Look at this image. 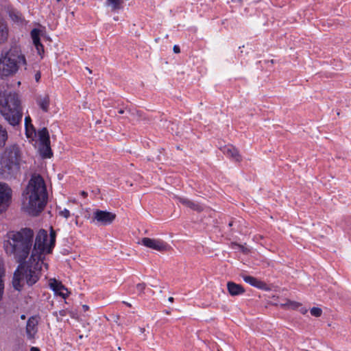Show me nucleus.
Listing matches in <instances>:
<instances>
[{
	"instance_id": "obj_1",
	"label": "nucleus",
	"mask_w": 351,
	"mask_h": 351,
	"mask_svg": "<svg viewBox=\"0 0 351 351\" xmlns=\"http://www.w3.org/2000/svg\"><path fill=\"white\" fill-rule=\"evenodd\" d=\"M56 232L51 228L47 243V232L44 229L40 230L32 250L34 239L32 229L25 228L6 234L3 242L5 253L19 263L12 279L14 289L21 291L25 282L32 286L39 280L43 265L47 269L48 265L44 263V260L45 255L51 253L56 244Z\"/></svg>"
},
{
	"instance_id": "obj_2",
	"label": "nucleus",
	"mask_w": 351,
	"mask_h": 351,
	"mask_svg": "<svg viewBox=\"0 0 351 351\" xmlns=\"http://www.w3.org/2000/svg\"><path fill=\"white\" fill-rule=\"evenodd\" d=\"M48 195L43 177L34 173L23 192V208L32 216L38 215L45 208Z\"/></svg>"
},
{
	"instance_id": "obj_3",
	"label": "nucleus",
	"mask_w": 351,
	"mask_h": 351,
	"mask_svg": "<svg viewBox=\"0 0 351 351\" xmlns=\"http://www.w3.org/2000/svg\"><path fill=\"white\" fill-rule=\"evenodd\" d=\"M26 65L27 60L21 46L16 42L12 43L9 49H3L1 53L0 77L13 75L21 66Z\"/></svg>"
},
{
	"instance_id": "obj_4",
	"label": "nucleus",
	"mask_w": 351,
	"mask_h": 351,
	"mask_svg": "<svg viewBox=\"0 0 351 351\" xmlns=\"http://www.w3.org/2000/svg\"><path fill=\"white\" fill-rule=\"evenodd\" d=\"M23 162L22 152L17 145L8 146L0 158V177L4 179L16 178Z\"/></svg>"
},
{
	"instance_id": "obj_5",
	"label": "nucleus",
	"mask_w": 351,
	"mask_h": 351,
	"mask_svg": "<svg viewBox=\"0 0 351 351\" xmlns=\"http://www.w3.org/2000/svg\"><path fill=\"white\" fill-rule=\"evenodd\" d=\"M0 112L12 126L21 121L22 108L17 93L0 90Z\"/></svg>"
},
{
	"instance_id": "obj_6",
	"label": "nucleus",
	"mask_w": 351,
	"mask_h": 351,
	"mask_svg": "<svg viewBox=\"0 0 351 351\" xmlns=\"http://www.w3.org/2000/svg\"><path fill=\"white\" fill-rule=\"evenodd\" d=\"M114 213L106 210H96L93 213V221H96L99 225L106 226L112 223L115 219Z\"/></svg>"
},
{
	"instance_id": "obj_7",
	"label": "nucleus",
	"mask_w": 351,
	"mask_h": 351,
	"mask_svg": "<svg viewBox=\"0 0 351 351\" xmlns=\"http://www.w3.org/2000/svg\"><path fill=\"white\" fill-rule=\"evenodd\" d=\"M141 244L144 246L159 251L165 252L169 248L168 244L160 239H150L144 237L141 240Z\"/></svg>"
},
{
	"instance_id": "obj_8",
	"label": "nucleus",
	"mask_w": 351,
	"mask_h": 351,
	"mask_svg": "<svg viewBox=\"0 0 351 351\" xmlns=\"http://www.w3.org/2000/svg\"><path fill=\"white\" fill-rule=\"evenodd\" d=\"M12 190L8 184L0 182V213L4 210L8 206L11 199Z\"/></svg>"
},
{
	"instance_id": "obj_9",
	"label": "nucleus",
	"mask_w": 351,
	"mask_h": 351,
	"mask_svg": "<svg viewBox=\"0 0 351 351\" xmlns=\"http://www.w3.org/2000/svg\"><path fill=\"white\" fill-rule=\"evenodd\" d=\"M174 198L178 200L180 203L186 207L190 208L193 210L201 213L204 210L203 205L200 204L199 203L193 202L186 197L175 195Z\"/></svg>"
},
{
	"instance_id": "obj_10",
	"label": "nucleus",
	"mask_w": 351,
	"mask_h": 351,
	"mask_svg": "<svg viewBox=\"0 0 351 351\" xmlns=\"http://www.w3.org/2000/svg\"><path fill=\"white\" fill-rule=\"evenodd\" d=\"M221 151L226 156L234 160L237 162L241 160V156L239 151L232 145H225L220 148Z\"/></svg>"
},
{
	"instance_id": "obj_11",
	"label": "nucleus",
	"mask_w": 351,
	"mask_h": 351,
	"mask_svg": "<svg viewBox=\"0 0 351 351\" xmlns=\"http://www.w3.org/2000/svg\"><path fill=\"white\" fill-rule=\"evenodd\" d=\"M241 276L242 277V278L243 279V280L245 282L250 284V285H252L253 287H255L256 288L263 289V290L267 289V285L265 282L261 281L253 276H247L245 274H241Z\"/></svg>"
},
{
	"instance_id": "obj_12",
	"label": "nucleus",
	"mask_w": 351,
	"mask_h": 351,
	"mask_svg": "<svg viewBox=\"0 0 351 351\" xmlns=\"http://www.w3.org/2000/svg\"><path fill=\"white\" fill-rule=\"evenodd\" d=\"M38 321L36 317H31L27 322L26 332L29 339L34 338L35 334L37 332Z\"/></svg>"
},
{
	"instance_id": "obj_13",
	"label": "nucleus",
	"mask_w": 351,
	"mask_h": 351,
	"mask_svg": "<svg viewBox=\"0 0 351 351\" xmlns=\"http://www.w3.org/2000/svg\"><path fill=\"white\" fill-rule=\"evenodd\" d=\"M31 36L39 55L44 53V47L40 43V30L38 29H33L31 32Z\"/></svg>"
},
{
	"instance_id": "obj_14",
	"label": "nucleus",
	"mask_w": 351,
	"mask_h": 351,
	"mask_svg": "<svg viewBox=\"0 0 351 351\" xmlns=\"http://www.w3.org/2000/svg\"><path fill=\"white\" fill-rule=\"evenodd\" d=\"M227 288L229 293L232 296L239 295L245 292L244 288L241 285L231 281L227 283Z\"/></svg>"
},
{
	"instance_id": "obj_15",
	"label": "nucleus",
	"mask_w": 351,
	"mask_h": 351,
	"mask_svg": "<svg viewBox=\"0 0 351 351\" xmlns=\"http://www.w3.org/2000/svg\"><path fill=\"white\" fill-rule=\"evenodd\" d=\"M40 154L43 158H50L53 156V152L51 148L50 141L48 143H40Z\"/></svg>"
},
{
	"instance_id": "obj_16",
	"label": "nucleus",
	"mask_w": 351,
	"mask_h": 351,
	"mask_svg": "<svg viewBox=\"0 0 351 351\" xmlns=\"http://www.w3.org/2000/svg\"><path fill=\"white\" fill-rule=\"evenodd\" d=\"M8 27L5 21L0 19V44H3L8 40Z\"/></svg>"
},
{
	"instance_id": "obj_17",
	"label": "nucleus",
	"mask_w": 351,
	"mask_h": 351,
	"mask_svg": "<svg viewBox=\"0 0 351 351\" xmlns=\"http://www.w3.org/2000/svg\"><path fill=\"white\" fill-rule=\"evenodd\" d=\"M50 287L60 295L62 296L64 298H66V293H64L62 291H66L67 292V289H66L60 282L54 279L52 282H50Z\"/></svg>"
},
{
	"instance_id": "obj_18",
	"label": "nucleus",
	"mask_w": 351,
	"mask_h": 351,
	"mask_svg": "<svg viewBox=\"0 0 351 351\" xmlns=\"http://www.w3.org/2000/svg\"><path fill=\"white\" fill-rule=\"evenodd\" d=\"M37 104L39 107L44 111L47 112L49 110V106L50 104L49 97L47 95H45L43 97H38L36 99Z\"/></svg>"
},
{
	"instance_id": "obj_19",
	"label": "nucleus",
	"mask_w": 351,
	"mask_h": 351,
	"mask_svg": "<svg viewBox=\"0 0 351 351\" xmlns=\"http://www.w3.org/2000/svg\"><path fill=\"white\" fill-rule=\"evenodd\" d=\"M40 143H48L50 141L49 134L47 128H43L38 132Z\"/></svg>"
},
{
	"instance_id": "obj_20",
	"label": "nucleus",
	"mask_w": 351,
	"mask_h": 351,
	"mask_svg": "<svg viewBox=\"0 0 351 351\" xmlns=\"http://www.w3.org/2000/svg\"><path fill=\"white\" fill-rule=\"evenodd\" d=\"M124 0H106V5L111 7L112 11L120 10L123 8L122 4Z\"/></svg>"
},
{
	"instance_id": "obj_21",
	"label": "nucleus",
	"mask_w": 351,
	"mask_h": 351,
	"mask_svg": "<svg viewBox=\"0 0 351 351\" xmlns=\"http://www.w3.org/2000/svg\"><path fill=\"white\" fill-rule=\"evenodd\" d=\"M8 139V132L0 124V148L3 147Z\"/></svg>"
},
{
	"instance_id": "obj_22",
	"label": "nucleus",
	"mask_w": 351,
	"mask_h": 351,
	"mask_svg": "<svg viewBox=\"0 0 351 351\" xmlns=\"http://www.w3.org/2000/svg\"><path fill=\"white\" fill-rule=\"evenodd\" d=\"M301 304L297 302L288 300L285 304H282V306L288 309H297L301 306Z\"/></svg>"
},
{
	"instance_id": "obj_23",
	"label": "nucleus",
	"mask_w": 351,
	"mask_h": 351,
	"mask_svg": "<svg viewBox=\"0 0 351 351\" xmlns=\"http://www.w3.org/2000/svg\"><path fill=\"white\" fill-rule=\"evenodd\" d=\"M31 122H32V120L29 116H27L25 118V129H26V133H27V136H29L28 133L29 131V128L32 129V130H34V132H35L34 128Z\"/></svg>"
},
{
	"instance_id": "obj_24",
	"label": "nucleus",
	"mask_w": 351,
	"mask_h": 351,
	"mask_svg": "<svg viewBox=\"0 0 351 351\" xmlns=\"http://www.w3.org/2000/svg\"><path fill=\"white\" fill-rule=\"evenodd\" d=\"M3 275V268L0 265V301L2 299L3 289H4V284H3V281L2 279Z\"/></svg>"
},
{
	"instance_id": "obj_25",
	"label": "nucleus",
	"mask_w": 351,
	"mask_h": 351,
	"mask_svg": "<svg viewBox=\"0 0 351 351\" xmlns=\"http://www.w3.org/2000/svg\"><path fill=\"white\" fill-rule=\"evenodd\" d=\"M67 311L66 310H61L60 311H55L53 313V315L56 317V319L58 322L62 321V317H64L66 315Z\"/></svg>"
},
{
	"instance_id": "obj_26",
	"label": "nucleus",
	"mask_w": 351,
	"mask_h": 351,
	"mask_svg": "<svg viewBox=\"0 0 351 351\" xmlns=\"http://www.w3.org/2000/svg\"><path fill=\"white\" fill-rule=\"evenodd\" d=\"M322 313V310L318 307H313L311 309V314L316 317H320Z\"/></svg>"
},
{
	"instance_id": "obj_27",
	"label": "nucleus",
	"mask_w": 351,
	"mask_h": 351,
	"mask_svg": "<svg viewBox=\"0 0 351 351\" xmlns=\"http://www.w3.org/2000/svg\"><path fill=\"white\" fill-rule=\"evenodd\" d=\"M145 287H146V284L144 282L138 283L136 286V290L139 292L140 294L143 293Z\"/></svg>"
},
{
	"instance_id": "obj_28",
	"label": "nucleus",
	"mask_w": 351,
	"mask_h": 351,
	"mask_svg": "<svg viewBox=\"0 0 351 351\" xmlns=\"http://www.w3.org/2000/svg\"><path fill=\"white\" fill-rule=\"evenodd\" d=\"M60 215L62 216V217H64L66 219H67L70 216V212H69V210L65 208L63 210H61L60 212Z\"/></svg>"
},
{
	"instance_id": "obj_29",
	"label": "nucleus",
	"mask_w": 351,
	"mask_h": 351,
	"mask_svg": "<svg viewBox=\"0 0 351 351\" xmlns=\"http://www.w3.org/2000/svg\"><path fill=\"white\" fill-rule=\"evenodd\" d=\"M10 16L12 17V19L13 20H16V21H19V18H20L16 14H14V13H10Z\"/></svg>"
},
{
	"instance_id": "obj_30",
	"label": "nucleus",
	"mask_w": 351,
	"mask_h": 351,
	"mask_svg": "<svg viewBox=\"0 0 351 351\" xmlns=\"http://www.w3.org/2000/svg\"><path fill=\"white\" fill-rule=\"evenodd\" d=\"M41 77V74L39 71H38L36 74H35V80L37 82H38L40 81V79Z\"/></svg>"
},
{
	"instance_id": "obj_31",
	"label": "nucleus",
	"mask_w": 351,
	"mask_h": 351,
	"mask_svg": "<svg viewBox=\"0 0 351 351\" xmlns=\"http://www.w3.org/2000/svg\"><path fill=\"white\" fill-rule=\"evenodd\" d=\"M173 51L176 53H178L180 52V47L178 45L173 46Z\"/></svg>"
},
{
	"instance_id": "obj_32",
	"label": "nucleus",
	"mask_w": 351,
	"mask_h": 351,
	"mask_svg": "<svg viewBox=\"0 0 351 351\" xmlns=\"http://www.w3.org/2000/svg\"><path fill=\"white\" fill-rule=\"evenodd\" d=\"M300 311L301 313L305 314L307 312V310L306 308H301L300 309Z\"/></svg>"
},
{
	"instance_id": "obj_33",
	"label": "nucleus",
	"mask_w": 351,
	"mask_h": 351,
	"mask_svg": "<svg viewBox=\"0 0 351 351\" xmlns=\"http://www.w3.org/2000/svg\"><path fill=\"white\" fill-rule=\"evenodd\" d=\"M82 308H83L84 311H86L88 310L89 307H88V306L84 304V305H82Z\"/></svg>"
},
{
	"instance_id": "obj_34",
	"label": "nucleus",
	"mask_w": 351,
	"mask_h": 351,
	"mask_svg": "<svg viewBox=\"0 0 351 351\" xmlns=\"http://www.w3.org/2000/svg\"><path fill=\"white\" fill-rule=\"evenodd\" d=\"M31 351H40L38 348H35V347H32L31 348Z\"/></svg>"
},
{
	"instance_id": "obj_35",
	"label": "nucleus",
	"mask_w": 351,
	"mask_h": 351,
	"mask_svg": "<svg viewBox=\"0 0 351 351\" xmlns=\"http://www.w3.org/2000/svg\"><path fill=\"white\" fill-rule=\"evenodd\" d=\"M81 194H82V196H84V197H86V196H87V193H86V192H85V191H82V192H81Z\"/></svg>"
},
{
	"instance_id": "obj_36",
	"label": "nucleus",
	"mask_w": 351,
	"mask_h": 351,
	"mask_svg": "<svg viewBox=\"0 0 351 351\" xmlns=\"http://www.w3.org/2000/svg\"><path fill=\"white\" fill-rule=\"evenodd\" d=\"M168 300H169L170 302H173V300H174V299H173V297H169V299H168Z\"/></svg>"
},
{
	"instance_id": "obj_37",
	"label": "nucleus",
	"mask_w": 351,
	"mask_h": 351,
	"mask_svg": "<svg viewBox=\"0 0 351 351\" xmlns=\"http://www.w3.org/2000/svg\"><path fill=\"white\" fill-rule=\"evenodd\" d=\"M233 223H234V221H230V222H229V223H228V226H229L230 227L232 226H233Z\"/></svg>"
},
{
	"instance_id": "obj_38",
	"label": "nucleus",
	"mask_w": 351,
	"mask_h": 351,
	"mask_svg": "<svg viewBox=\"0 0 351 351\" xmlns=\"http://www.w3.org/2000/svg\"><path fill=\"white\" fill-rule=\"evenodd\" d=\"M123 302V304H125V305H127L128 306H130V307L131 306V304H130V303H128V302Z\"/></svg>"
},
{
	"instance_id": "obj_39",
	"label": "nucleus",
	"mask_w": 351,
	"mask_h": 351,
	"mask_svg": "<svg viewBox=\"0 0 351 351\" xmlns=\"http://www.w3.org/2000/svg\"><path fill=\"white\" fill-rule=\"evenodd\" d=\"M119 114H123V113H124V110H120L119 111Z\"/></svg>"
},
{
	"instance_id": "obj_40",
	"label": "nucleus",
	"mask_w": 351,
	"mask_h": 351,
	"mask_svg": "<svg viewBox=\"0 0 351 351\" xmlns=\"http://www.w3.org/2000/svg\"><path fill=\"white\" fill-rule=\"evenodd\" d=\"M21 318L22 319H24L25 318V315H22L21 316Z\"/></svg>"
},
{
	"instance_id": "obj_41",
	"label": "nucleus",
	"mask_w": 351,
	"mask_h": 351,
	"mask_svg": "<svg viewBox=\"0 0 351 351\" xmlns=\"http://www.w3.org/2000/svg\"><path fill=\"white\" fill-rule=\"evenodd\" d=\"M86 69L88 70V71H89V73L92 72L88 67H86Z\"/></svg>"
},
{
	"instance_id": "obj_42",
	"label": "nucleus",
	"mask_w": 351,
	"mask_h": 351,
	"mask_svg": "<svg viewBox=\"0 0 351 351\" xmlns=\"http://www.w3.org/2000/svg\"><path fill=\"white\" fill-rule=\"evenodd\" d=\"M58 1H60V0H57Z\"/></svg>"
}]
</instances>
